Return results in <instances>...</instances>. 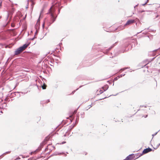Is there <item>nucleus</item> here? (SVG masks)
Here are the masks:
<instances>
[{
  "label": "nucleus",
  "instance_id": "obj_1",
  "mask_svg": "<svg viewBox=\"0 0 160 160\" xmlns=\"http://www.w3.org/2000/svg\"><path fill=\"white\" fill-rule=\"evenodd\" d=\"M28 46V44H25L23 46L18 48L15 51V54L17 55L20 54L24 50L27 48Z\"/></svg>",
  "mask_w": 160,
  "mask_h": 160
},
{
  "label": "nucleus",
  "instance_id": "obj_2",
  "mask_svg": "<svg viewBox=\"0 0 160 160\" xmlns=\"http://www.w3.org/2000/svg\"><path fill=\"white\" fill-rule=\"evenodd\" d=\"M53 11L52 9V6L50 9L49 13L51 14V23H53L55 20L56 18V16L53 14Z\"/></svg>",
  "mask_w": 160,
  "mask_h": 160
},
{
  "label": "nucleus",
  "instance_id": "obj_3",
  "mask_svg": "<svg viewBox=\"0 0 160 160\" xmlns=\"http://www.w3.org/2000/svg\"><path fill=\"white\" fill-rule=\"evenodd\" d=\"M152 151V149L150 148H148L144 149L142 153L139 156V157L142 155L147 153L149 152H150Z\"/></svg>",
  "mask_w": 160,
  "mask_h": 160
},
{
  "label": "nucleus",
  "instance_id": "obj_4",
  "mask_svg": "<svg viewBox=\"0 0 160 160\" xmlns=\"http://www.w3.org/2000/svg\"><path fill=\"white\" fill-rule=\"evenodd\" d=\"M135 22V20L130 19L128 20L126 22V23L125 24L124 26L129 25L134 23Z\"/></svg>",
  "mask_w": 160,
  "mask_h": 160
},
{
  "label": "nucleus",
  "instance_id": "obj_5",
  "mask_svg": "<svg viewBox=\"0 0 160 160\" xmlns=\"http://www.w3.org/2000/svg\"><path fill=\"white\" fill-rule=\"evenodd\" d=\"M135 157L134 154H132L128 156L125 159L123 160H133Z\"/></svg>",
  "mask_w": 160,
  "mask_h": 160
},
{
  "label": "nucleus",
  "instance_id": "obj_6",
  "mask_svg": "<svg viewBox=\"0 0 160 160\" xmlns=\"http://www.w3.org/2000/svg\"><path fill=\"white\" fill-rule=\"evenodd\" d=\"M41 150V148H38L36 150L34 151V152H32L30 153L31 155H32L33 154H36L38 152H39Z\"/></svg>",
  "mask_w": 160,
  "mask_h": 160
},
{
  "label": "nucleus",
  "instance_id": "obj_7",
  "mask_svg": "<svg viewBox=\"0 0 160 160\" xmlns=\"http://www.w3.org/2000/svg\"><path fill=\"white\" fill-rule=\"evenodd\" d=\"M50 137L49 136H48L47 137L45 138L44 139L43 141L42 142V144H45L46 143V142L48 141L50 139Z\"/></svg>",
  "mask_w": 160,
  "mask_h": 160
},
{
  "label": "nucleus",
  "instance_id": "obj_8",
  "mask_svg": "<svg viewBox=\"0 0 160 160\" xmlns=\"http://www.w3.org/2000/svg\"><path fill=\"white\" fill-rule=\"evenodd\" d=\"M108 88V85H106L104 86V87H102V88L104 90V91H106L107 90Z\"/></svg>",
  "mask_w": 160,
  "mask_h": 160
},
{
  "label": "nucleus",
  "instance_id": "obj_9",
  "mask_svg": "<svg viewBox=\"0 0 160 160\" xmlns=\"http://www.w3.org/2000/svg\"><path fill=\"white\" fill-rule=\"evenodd\" d=\"M47 85L45 83H44L43 85L42 86V87L43 89H45Z\"/></svg>",
  "mask_w": 160,
  "mask_h": 160
},
{
  "label": "nucleus",
  "instance_id": "obj_10",
  "mask_svg": "<svg viewBox=\"0 0 160 160\" xmlns=\"http://www.w3.org/2000/svg\"><path fill=\"white\" fill-rule=\"evenodd\" d=\"M52 147L51 145L49 144L47 148H46V150L47 149H48Z\"/></svg>",
  "mask_w": 160,
  "mask_h": 160
},
{
  "label": "nucleus",
  "instance_id": "obj_11",
  "mask_svg": "<svg viewBox=\"0 0 160 160\" xmlns=\"http://www.w3.org/2000/svg\"><path fill=\"white\" fill-rule=\"evenodd\" d=\"M120 78V77L119 76H118L117 77H116L114 79L115 80H117L118 79V78Z\"/></svg>",
  "mask_w": 160,
  "mask_h": 160
},
{
  "label": "nucleus",
  "instance_id": "obj_12",
  "mask_svg": "<svg viewBox=\"0 0 160 160\" xmlns=\"http://www.w3.org/2000/svg\"><path fill=\"white\" fill-rule=\"evenodd\" d=\"M148 116V115H146L145 116H143L142 117H144V118H146Z\"/></svg>",
  "mask_w": 160,
  "mask_h": 160
},
{
  "label": "nucleus",
  "instance_id": "obj_13",
  "mask_svg": "<svg viewBox=\"0 0 160 160\" xmlns=\"http://www.w3.org/2000/svg\"><path fill=\"white\" fill-rule=\"evenodd\" d=\"M11 152V151H8V152H7L6 153L7 154L10 153Z\"/></svg>",
  "mask_w": 160,
  "mask_h": 160
},
{
  "label": "nucleus",
  "instance_id": "obj_14",
  "mask_svg": "<svg viewBox=\"0 0 160 160\" xmlns=\"http://www.w3.org/2000/svg\"><path fill=\"white\" fill-rule=\"evenodd\" d=\"M155 15L156 18H157L158 17H159V16L158 15H156V14H155Z\"/></svg>",
  "mask_w": 160,
  "mask_h": 160
},
{
  "label": "nucleus",
  "instance_id": "obj_15",
  "mask_svg": "<svg viewBox=\"0 0 160 160\" xmlns=\"http://www.w3.org/2000/svg\"><path fill=\"white\" fill-rule=\"evenodd\" d=\"M144 12V11H139V12H140V13H141V12Z\"/></svg>",
  "mask_w": 160,
  "mask_h": 160
},
{
  "label": "nucleus",
  "instance_id": "obj_16",
  "mask_svg": "<svg viewBox=\"0 0 160 160\" xmlns=\"http://www.w3.org/2000/svg\"><path fill=\"white\" fill-rule=\"evenodd\" d=\"M119 76H120V78L122 77V75H119Z\"/></svg>",
  "mask_w": 160,
  "mask_h": 160
},
{
  "label": "nucleus",
  "instance_id": "obj_17",
  "mask_svg": "<svg viewBox=\"0 0 160 160\" xmlns=\"http://www.w3.org/2000/svg\"><path fill=\"white\" fill-rule=\"evenodd\" d=\"M107 98V97H105L104 98Z\"/></svg>",
  "mask_w": 160,
  "mask_h": 160
}]
</instances>
